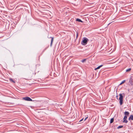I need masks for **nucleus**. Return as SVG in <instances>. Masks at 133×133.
Listing matches in <instances>:
<instances>
[{
	"instance_id": "1",
	"label": "nucleus",
	"mask_w": 133,
	"mask_h": 133,
	"mask_svg": "<svg viewBox=\"0 0 133 133\" xmlns=\"http://www.w3.org/2000/svg\"><path fill=\"white\" fill-rule=\"evenodd\" d=\"M124 95V93L120 94H119V103L121 105L122 104L123 101V96Z\"/></svg>"
},
{
	"instance_id": "2",
	"label": "nucleus",
	"mask_w": 133,
	"mask_h": 133,
	"mask_svg": "<svg viewBox=\"0 0 133 133\" xmlns=\"http://www.w3.org/2000/svg\"><path fill=\"white\" fill-rule=\"evenodd\" d=\"M83 40L81 42V44L84 45H85L87 44V42L89 41V39H88L86 37H84L83 38Z\"/></svg>"
},
{
	"instance_id": "3",
	"label": "nucleus",
	"mask_w": 133,
	"mask_h": 133,
	"mask_svg": "<svg viewBox=\"0 0 133 133\" xmlns=\"http://www.w3.org/2000/svg\"><path fill=\"white\" fill-rule=\"evenodd\" d=\"M23 99L25 101H32V100L29 97H23Z\"/></svg>"
},
{
	"instance_id": "4",
	"label": "nucleus",
	"mask_w": 133,
	"mask_h": 133,
	"mask_svg": "<svg viewBox=\"0 0 133 133\" xmlns=\"http://www.w3.org/2000/svg\"><path fill=\"white\" fill-rule=\"evenodd\" d=\"M129 82L131 85H133V76L130 77Z\"/></svg>"
},
{
	"instance_id": "5",
	"label": "nucleus",
	"mask_w": 133,
	"mask_h": 133,
	"mask_svg": "<svg viewBox=\"0 0 133 133\" xmlns=\"http://www.w3.org/2000/svg\"><path fill=\"white\" fill-rule=\"evenodd\" d=\"M127 116H125L123 118V122L125 123H127L128 122V121L127 120Z\"/></svg>"
},
{
	"instance_id": "6",
	"label": "nucleus",
	"mask_w": 133,
	"mask_h": 133,
	"mask_svg": "<svg viewBox=\"0 0 133 133\" xmlns=\"http://www.w3.org/2000/svg\"><path fill=\"white\" fill-rule=\"evenodd\" d=\"M129 120L133 121V115H131L130 116L129 118Z\"/></svg>"
},
{
	"instance_id": "7",
	"label": "nucleus",
	"mask_w": 133,
	"mask_h": 133,
	"mask_svg": "<svg viewBox=\"0 0 133 133\" xmlns=\"http://www.w3.org/2000/svg\"><path fill=\"white\" fill-rule=\"evenodd\" d=\"M124 114L125 115V116H129V113L128 111H125L124 113Z\"/></svg>"
},
{
	"instance_id": "8",
	"label": "nucleus",
	"mask_w": 133,
	"mask_h": 133,
	"mask_svg": "<svg viewBox=\"0 0 133 133\" xmlns=\"http://www.w3.org/2000/svg\"><path fill=\"white\" fill-rule=\"evenodd\" d=\"M50 38H51V44H50V46H51L52 45V44L53 43V39H54V38L53 37H51Z\"/></svg>"
},
{
	"instance_id": "9",
	"label": "nucleus",
	"mask_w": 133,
	"mask_h": 133,
	"mask_svg": "<svg viewBox=\"0 0 133 133\" xmlns=\"http://www.w3.org/2000/svg\"><path fill=\"white\" fill-rule=\"evenodd\" d=\"M103 66V65H101L99 66H98L97 68L95 69V70H97V69H99L101 67H102Z\"/></svg>"
},
{
	"instance_id": "10",
	"label": "nucleus",
	"mask_w": 133,
	"mask_h": 133,
	"mask_svg": "<svg viewBox=\"0 0 133 133\" xmlns=\"http://www.w3.org/2000/svg\"><path fill=\"white\" fill-rule=\"evenodd\" d=\"M76 21H77L81 22L82 23L83 22V21L81 19L78 18L76 19Z\"/></svg>"
},
{
	"instance_id": "11",
	"label": "nucleus",
	"mask_w": 133,
	"mask_h": 133,
	"mask_svg": "<svg viewBox=\"0 0 133 133\" xmlns=\"http://www.w3.org/2000/svg\"><path fill=\"white\" fill-rule=\"evenodd\" d=\"M114 121V119L113 118H111L110 119V123H112Z\"/></svg>"
},
{
	"instance_id": "12",
	"label": "nucleus",
	"mask_w": 133,
	"mask_h": 133,
	"mask_svg": "<svg viewBox=\"0 0 133 133\" xmlns=\"http://www.w3.org/2000/svg\"><path fill=\"white\" fill-rule=\"evenodd\" d=\"M87 60V59H82V60L81 61V62L83 63L84 62H85Z\"/></svg>"
},
{
	"instance_id": "13",
	"label": "nucleus",
	"mask_w": 133,
	"mask_h": 133,
	"mask_svg": "<svg viewBox=\"0 0 133 133\" xmlns=\"http://www.w3.org/2000/svg\"><path fill=\"white\" fill-rule=\"evenodd\" d=\"M123 127V126L120 125V126H119L117 128V129H120L121 128H122Z\"/></svg>"
},
{
	"instance_id": "14",
	"label": "nucleus",
	"mask_w": 133,
	"mask_h": 133,
	"mask_svg": "<svg viewBox=\"0 0 133 133\" xmlns=\"http://www.w3.org/2000/svg\"><path fill=\"white\" fill-rule=\"evenodd\" d=\"M125 80H124L119 85H121V84H123L124 83H125Z\"/></svg>"
},
{
	"instance_id": "15",
	"label": "nucleus",
	"mask_w": 133,
	"mask_h": 133,
	"mask_svg": "<svg viewBox=\"0 0 133 133\" xmlns=\"http://www.w3.org/2000/svg\"><path fill=\"white\" fill-rule=\"evenodd\" d=\"M131 70V69L130 68H129L128 69H127L126 70V72L129 71Z\"/></svg>"
},
{
	"instance_id": "16",
	"label": "nucleus",
	"mask_w": 133,
	"mask_h": 133,
	"mask_svg": "<svg viewBox=\"0 0 133 133\" xmlns=\"http://www.w3.org/2000/svg\"><path fill=\"white\" fill-rule=\"evenodd\" d=\"M10 81H11L12 82H13L14 83H15V82L13 81V79L12 78H10Z\"/></svg>"
},
{
	"instance_id": "17",
	"label": "nucleus",
	"mask_w": 133,
	"mask_h": 133,
	"mask_svg": "<svg viewBox=\"0 0 133 133\" xmlns=\"http://www.w3.org/2000/svg\"><path fill=\"white\" fill-rule=\"evenodd\" d=\"M76 37L77 38L78 37V32L76 34Z\"/></svg>"
},
{
	"instance_id": "18",
	"label": "nucleus",
	"mask_w": 133,
	"mask_h": 133,
	"mask_svg": "<svg viewBox=\"0 0 133 133\" xmlns=\"http://www.w3.org/2000/svg\"><path fill=\"white\" fill-rule=\"evenodd\" d=\"M83 119V118L82 119H81V120H80L79 122H81L82 121Z\"/></svg>"
},
{
	"instance_id": "19",
	"label": "nucleus",
	"mask_w": 133,
	"mask_h": 133,
	"mask_svg": "<svg viewBox=\"0 0 133 133\" xmlns=\"http://www.w3.org/2000/svg\"><path fill=\"white\" fill-rule=\"evenodd\" d=\"M87 118H88V117H87L85 119H84V121H85V120H86V119Z\"/></svg>"
}]
</instances>
